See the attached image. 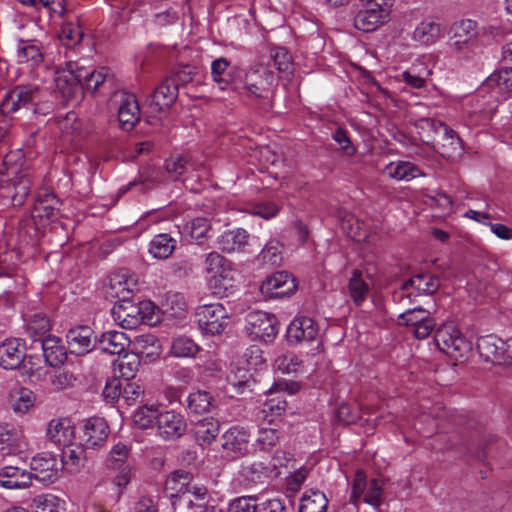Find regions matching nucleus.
Here are the masks:
<instances>
[{
    "mask_svg": "<svg viewBox=\"0 0 512 512\" xmlns=\"http://www.w3.org/2000/svg\"><path fill=\"white\" fill-rule=\"evenodd\" d=\"M259 497L247 495L235 498L229 505V512H258Z\"/></svg>",
    "mask_w": 512,
    "mask_h": 512,
    "instance_id": "53",
    "label": "nucleus"
},
{
    "mask_svg": "<svg viewBox=\"0 0 512 512\" xmlns=\"http://www.w3.org/2000/svg\"><path fill=\"white\" fill-rule=\"evenodd\" d=\"M430 317V312L422 307H415L400 314L399 318L411 329Z\"/></svg>",
    "mask_w": 512,
    "mask_h": 512,
    "instance_id": "59",
    "label": "nucleus"
},
{
    "mask_svg": "<svg viewBox=\"0 0 512 512\" xmlns=\"http://www.w3.org/2000/svg\"><path fill=\"white\" fill-rule=\"evenodd\" d=\"M362 495H364L365 503L379 508L383 500V482L373 478L367 483L365 472L359 469L356 471L352 483L350 502L357 506Z\"/></svg>",
    "mask_w": 512,
    "mask_h": 512,
    "instance_id": "7",
    "label": "nucleus"
},
{
    "mask_svg": "<svg viewBox=\"0 0 512 512\" xmlns=\"http://www.w3.org/2000/svg\"><path fill=\"white\" fill-rule=\"evenodd\" d=\"M196 321L199 328L206 334L219 335L228 325L229 314L220 304H205L196 309Z\"/></svg>",
    "mask_w": 512,
    "mask_h": 512,
    "instance_id": "10",
    "label": "nucleus"
},
{
    "mask_svg": "<svg viewBox=\"0 0 512 512\" xmlns=\"http://www.w3.org/2000/svg\"><path fill=\"white\" fill-rule=\"evenodd\" d=\"M329 501L326 495L319 490L305 492L299 505V512H327Z\"/></svg>",
    "mask_w": 512,
    "mask_h": 512,
    "instance_id": "35",
    "label": "nucleus"
},
{
    "mask_svg": "<svg viewBox=\"0 0 512 512\" xmlns=\"http://www.w3.org/2000/svg\"><path fill=\"white\" fill-rule=\"evenodd\" d=\"M18 339H7L0 345V366L4 369H16L25 360V353L20 348Z\"/></svg>",
    "mask_w": 512,
    "mask_h": 512,
    "instance_id": "26",
    "label": "nucleus"
},
{
    "mask_svg": "<svg viewBox=\"0 0 512 512\" xmlns=\"http://www.w3.org/2000/svg\"><path fill=\"white\" fill-rule=\"evenodd\" d=\"M63 202L53 192H45L43 195H39L32 211L31 218L23 219L19 222V233L32 237L37 234L36 219L41 222L46 221L48 224H58L60 228H63L62 212Z\"/></svg>",
    "mask_w": 512,
    "mask_h": 512,
    "instance_id": "2",
    "label": "nucleus"
},
{
    "mask_svg": "<svg viewBox=\"0 0 512 512\" xmlns=\"http://www.w3.org/2000/svg\"><path fill=\"white\" fill-rule=\"evenodd\" d=\"M489 85L496 83L499 87H504L507 90H512V67L502 68L494 72L487 79Z\"/></svg>",
    "mask_w": 512,
    "mask_h": 512,
    "instance_id": "64",
    "label": "nucleus"
},
{
    "mask_svg": "<svg viewBox=\"0 0 512 512\" xmlns=\"http://www.w3.org/2000/svg\"><path fill=\"white\" fill-rule=\"evenodd\" d=\"M177 240L170 234L155 235L149 244V253L156 259H167L176 249Z\"/></svg>",
    "mask_w": 512,
    "mask_h": 512,
    "instance_id": "32",
    "label": "nucleus"
},
{
    "mask_svg": "<svg viewBox=\"0 0 512 512\" xmlns=\"http://www.w3.org/2000/svg\"><path fill=\"white\" fill-rule=\"evenodd\" d=\"M442 37V25L430 18L421 21L413 32V39L423 45H432Z\"/></svg>",
    "mask_w": 512,
    "mask_h": 512,
    "instance_id": "28",
    "label": "nucleus"
},
{
    "mask_svg": "<svg viewBox=\"0 0 512 512\" xmlns=\"http://www.w3.org/2000/svg\"><path fill=\"white\" fill-rule=\"evenodd\" d=\"M229 67L230 62L224 57L215 59L211 64L212 78L220 86L221 90H225L229 85L234 84Z\"/></svg>",
    "mask_w": 512,
    "mask_h": 512,
    "instance_id": "40",
    "label": "nucleus"
},
{
    "mask_svg": "<svg viewBox=\"0 0 512 512\" xmlns=\"http://www.w3.org/2000/svg\"><path fill=\"white\" fill-rule=\"evenodd\" d=\"M451 38H461L472 42L477 37V22L471 19L456 21L450 27Z\"/></svg>",
    "mask_w": 512,
    "mask_h": 512,
    "instance_id": "47",
    "label": "nucleus"
},
{
    "mask_svg": "<svg viewBox=\"0 0 512 512\" xmlns=\"http://www.w3.org/2000/svg\"><path fill=\"white\" fill-rule=\"evenodd\" d=\"M99 346L107 354L121 356L130 346V339L122 331H107L101 335Z\"/></svg>",
    "mask_w": 512,
    "mask_h": 512,
    "instance_id": "27",
    "label": "nucleus"
},
{
    "mask_svg": "<svg viewBox=\"0 0 512 512\" xmlns=\"http://www.w3.org/2000/svg\"><path fill=\"white\" fill-rule=\"evenodd\" d=\"M282 245L277 240L269 241L261 251V259L271 266H278L282 262Z\"/></svg>",
    "mask_w": 512,
    "mask_h": 512,
    "instance_id": "54",
    "label": "nucleus"
},
{
    "mask_svg": "<svg viewBox=\"0 0 512 512\" xmlns=\"http://www.w3.org/2000/svg\"><path fill=\"white\" fill-rule=\"evenodd\" d=\"M160 413L157 406L145 405L133 413V422L140 429H148L153 427L154 423L157 424Z\"/></svg>",
    "mask_w": 512,
    "mask_h": 512,
    "instance_id": "44",
    "label": "nucleus"
},
{
    "mask_svg": "<svg viewBox=\"0 0 512 512\" xmlns=\"http://www.w3.org/2000/svg\"><path fill=\"white\" fill-rule=\"evenodd\" d=\"M363 1V8L354 17V26L357 30L371 32L387 21L388 4L386 0Z\"/></svg>",
    "mask_w": 512,
    "mask_h": 512,
    "instance_id": "11",
    "label": "nucleus"
},
{
    "mask_svg": "<svg viewBox=\"0 0 512 512\" xmlns=\"http://www.w3.org/2000/svg\"><path fill=\"white\" fill-rule=\"evenodd\" d=\"M36 396L26 387L13 389L9 394L11 408L17 413H25L35 404Z\"/></svg>",
    "mask_w": 512,
    "mask_h": 512,
    "instance_id": "38",
    "label": "nucleus"
},
{
    "mask_svg": "<svg viewBox=\"0 0 512 512\" xmlns=\"http://www.w3.org/2000/svg\"><path fill=\"white\" fill-rule=\"evenodd\" d=\"M190 236L198 245L204 244L211 237L212 226L204 217H197L190 222Z\"/></svg>",
    "mask_w": 512,
    "mask_h": 512,
    "instance_id": "48",
    "label": "nucleus"
},
{
    "mask_svg": "<svg viewBox=\"0 0 512 512\" xmlns=\"http://www.w3.org/2000/svg\"><path fill=\"white\" fill-rule=\"evenodd\" d=\"M279 442V433L273 428H261L258 431L256 444L263 451H270Z\"/></svg>",
    "mask_w": 512,
    "mask_h": 512,
    "instance_id": "58",
    "label": "nucleus"
},
{
    "mask_svg": "<svg viewBox=\"0 0 512 512\" xmlns=\"http://www.w3.org/2000/svg\"><path fill=\"white\" fill-rule=\"evenodd\" d=\"M139 312L138 302L126 295L121 296V300L117 301L112 308L114 319L125 329H134L142 324Z\"/></svg>",
    "mask_w": 512,
    "mask_h": 512,
    "instance_id": "19",
    "label": "nucleus"
},
{
    "mask_svg": "<svg viewBox=\"0 0 512 512\" xmlns=\"http://www.w3.org/2000/svg\"><path fill=\"white\" fill-rule=\"evenodd\" d=\"M50 327L49 319L43 314H34L26 324L27 333L31 337H42ZM42 338H39L41 341Z\"/></svg>",
    "mask_w": 512,
    "mask_h": 512,
    "instance_id": "56",
    "label": "nucleus"
},
{
    "mask_svg": "<svg viewBox=\"0 0 512 512\" xmlns=\"http://www.w3.org/2000/svg\"><path fill=\"white\" fill-rule=\"evenodd\" d=\"M77 429L82 430V434L78 436L79 443L86 448H94L101 445L109 434L107 422L100 417L83 420Z\"/></svg>",
    "mask_w": 512,
    "mask_h": 512,
    "instance_id": "16",
    "label": "nucleus"
},
{
    "mask_svg": "<svg viewBox=\"0 0 512 512\" xmlns=\"http://www.w3.org/2000/svg\"><path fill=\"white\" fill-rule=\"evenodd\" d=\"M476 347L484 361L504 366L512 365V337L503 341L494 334L481 336Z\"/></svg>",
    "mask_w": 512,
    "mask_h": 512,
    "instance_id": "5",
    "label": "nucleus"
},
{
    "mask_svg": "<svg viewBox=\"0 0 512 512\" xmlns=\"http://www.w3.org/2000/svg\"><path fill=\"white\" fill-rule=\"evenodd\" d=\"M192 474L184 470L173 471L165 482V490L171 492L169 498L174 509L176 505L184 500V496L190 492Z\"/></svg>",
    "mask_w": 512,
    "mask_h": 512,
    "instance_id": "21",
    "label": "nucleus"
},
{
    "mask_svg": "<svg viewBox=\"0 0 512 512\" xmlns=\"http://www.w3.org/2000/svg\"><path fill=\"white\" fill-rule=\"evenodd\" d=\"M278 320L270 313L254 310L245 318V331L251 340L272 343L278 334Z\"/></svg>",
    "mask_w": 512,
    "mask_h": 512,
    "instance_id": "6",
    "label": "nucleus"
},
{
    "mask_svg": "<svg viewBox=\"0 0 512 512\" xmlns=\"http://www.w3.org/2000/svg\"><path fill=\"white\" fill-rule=\"evenodd\" d=\"M220 422L214 417H206L195 422L191 432L195 442L202 448L210 446L219 434Z\"/></svg>",
    "mask_w": 512,
    "mask_h": 512,
    "instance_id": "24",
    "label": "nucleus"
},
{
    "mask_svg": "<svg viewBox=\"0 0 512 512\" xmlns=\"http://www.w3.org/2000/svg\"><path fill=\"white\" fill-rule=\"evenodd\" d=\"M208 287L212 294L219 298L229 297L237 290L234 275L227 278L224 277L222 280L208 279Z\"/></svg>",
    "mask_w": 512,
    "mask_h": 512,
    "instance_id": "49",
    "label": "nucleus"
},
{
    "mask_svg": "<svg viewBox=\"0 0 512 512\" xmlns=\"http://www.w3.org/2000/svg\"><path fill=\"white\" fill-rule=\"evenodd\" d=\"M75 448L70 449L68 460H66V470L72 474L79 473L87 462V455L84 445H74Z\"/></svg>",
    "mask_w": 512,
    "mask_h": 512,
    "instance_id": "51",
    "label": "nucleus"
},
{
    "mask_svg": "<svg viewBox=\"0 0 512 512\" xmlns=\"http://www.w3.org/2000/svg\"><path fill=\"white\" fill-rule=\"evenodd\" d=\"M41 347L46 364L54 369H61L64 365V347L61 345V339L49 335L41 339Z\"/></svg>",
    "mask_w": 512,
    "mask_h": 512,
    "instance_id": "29",
    "label": "nucleus"
},
{
    "mask_svg": "<svg viewBox=\"0 0 512 512\" xmlns=\"http://www.w3.org/2000/svg\"><path fill=\"white\" fill-rule=\"evenodd\" d=\"M38 88L31 86H16L4 98L0 109L3 114H10L18 111L20 108L32 104Z\"/></svg>",
    "mask_w": 512,
    "mask_h": 512,
    "instance_id": "20",
    "label": "nucleus"
},
{
    "mask_svg": "<svg viewBox=\"0 0 512 512\" xmlns=\"http://www.w3.org/2000/svg\"><path fill=\"white\" fill-rule=\"evenodd\" d=\"M222 450L228 459H239L248 455L251 451L250 431L239 425L230 427L221 437Z\"/></svg>",
    "mask_w": 512,
    "mask_h": 512,
    "instance_id": "12",
    "label": "nucleus"
},
{
    "mask_svg": "<svg viewBox=\"0 0 512 512\" xmlns=\"http://www.w3.org/2000/svg\"><path fill=\"white\" fill-rule=\"evenodd\" d=\"M439 288L440 280L438 276L428 272L417 273L401 285V298L405 296L412 302V298L419 295H433Z\"/></svg>",
    "mask_w": 512,
    "mask_h": 512,
    "instance_id": "15",
    "label": "nucleus"
},
{
    "mask_svg": "<svg viewBox=\"0 0 512 512\" xmlns=\"http://www.w3.org/2000/svg\"><path fill=\"white\" fill-rule=\"evenodd\" d=\"M241 476L250 483H263L268 478V467L260 461L245 464L241 467Z\"/></svg>",
    "mask_w": 512,
    "mask_h": 512,
    "instance_id": "45",
    "label": "nucleus"
},
{
    "mask_svg": "<svg viewBox=\"0 0 512 512\" xmlns=\"http://www.w3.org/2000/svg\"><path fill=\"white\" fill-rule=\"evenodd\" d=\"M258 512H288L287 500L279 496L267 498L259 502Z\"/></svg>",
    "mask_w": 512,
    "mask_h": 512,
    "instance_id": "63",
    "label": "nucleus"
},
{
    "mask_svg": "<svg viewBox=\"0 0 512 512\" xmlns=\"http://www.w3.org/2000/svg\"><path fill=\"white\" fill-rule=\"evenodd\" d=\"M34 476L19 466L6 465L0 470V485L6 489H25L31 486Z\"/></svg>",
    "mask_w": 512,
    "mask_h": 512,
    "instance_id": "23",
    "label": "nucleus"
},
{
    "mask_svg": "<svg viewBox=\"0 0 512 512\" xmlns=\"http://www.w3.org/2000/svg\"><path fill=\"white\" fill-rule=\"evenodd\" d=\"M296 278L287 271H278L268 276L260 285L266 299L289 297L297 290Z\"/></svg>",
    "mask_w": 512,
    "mask_h": 512,
    "instance_id": "13",
    "label": "nucleus"
},
{
    "mask_svg": "<svg viewBox=\"0 0 512 512\" xmlns=\"http://www.w3.org/2000/svg\"><path fill=\"white\" fill-rule=\"evenodd\" d=\"M385 174L396 180L410 181L420 175V169L409 161H399L390 163L385 167Z\"/></svg>",
    "mask_w": 512,
    "mask_h": 512,
    "instance_id": "39",
    "label": "nucleus"
},
{
    "mask_svg": "<svg viewBox=\"0 0 512 512\" xmlns=\"http://www.w3.org/2000/svg\"><path fill=\"white\" fill-rule=\"evenodd\" d=\"M157 434L166 441L177 440L187 430L184 416L175 411L161 412L157 420Z\"/></svg>",
    "mask_w": 512,
    "mask_h": 512,
    "instance_id": "17",
    "label": "nucleus"
},
{
    "mask_svg": "<svg viewBox=\"0 0 512 512\" xmlns=\"http://www.w3.org/2000/svg\"><path fill=\"white\" fill-rule=\"evenodd\" d=\"M111 80L107 68L103 67L99 71H95L76 61L69 60L66 63V103L68 101L80 103L84 98L85 91L94 94Z\"/></svg>",
    "mask_w": 512,
    "mask_h": 512,
    "instance_id": "1",
    "label": "nucleus"
},
{
    "mask_svg": "<svg viewBox=\"0 0 512 512\" xmlns=\"http://www.w3.org/2000/svg\"><path fill=\"white\" fill-rule=\"evenodd\" d=\"M130 289L127 287V281H123L122 277L116 275L110 279V284L106 288V295L111 298H117L121 300V296H129Z\"/></svg>",
    "mask_w": 512,
    "mask_h": 512,
    "instance_id": "62",
    "label": "nucleus"
},
{
    "mask_svg": "<svg viewBox=\"0 0 512 512\" xmlns=\"http://www.w3.org/2000/svg\"><path fill=\"white\" fill-rule=\"evenodd\" d=\"M32 185V180L27 171L16 172L13 178L2 181L0 184V196L10 201L14 207L23 205L27 199Z\"/></svg>",
    "mask_w": 512,
    "mask_h": 512,
    "instance_id": "14",
    "label": "nucleus"
},
{
    "mask_svg": "<svg viewBox=\"0 0 512 512\" xmlns=\"http://www.w3.org/2000/svg\"><path fill=\"white\" fill-rule=\"evenodd\" d=\"M70 135V141L75 149L81 146V143L87 136V131L83 127V123L78 119L75 112L66 113V136Z\"/></svg>",
    "mask_w": 512,
    "mask_h": 512,
    "instance_id": "42",
    "label": "nucleus"
},
{
    "mask_svg": "<svg viewBox=\"0 0 512 512\" xmlns=\"http://www.w3.org/2000/svg\"><path fill=\"white\" fill-rule=\"evenodd\" d=\"M286 337L291 345L313 344L316 342V347L311 350V354L315 355L320 352L319 326L310 317H296L288 326Z\"/></svg>",
    "mask_w": 512,
    "mask_h": 512,
    "instance_id": "9",
    "label": "nucleus"
},
{
    "mask_svg": "<svg viewBox=\"0 0 512 512\" xmlns=\"http://www.w3.org/2000/svg\"><path fill=\"white\" fill-rule=\"evenodd\" d=\"M275 75L268 68L252 69L246 73L244 89L249 98L259 101L263 110H270L273 106Z\"/></svg>",
    "mask_w": 512,
    "mask_h": 512,
    "instance_id": "3",
    "label": "nucleus"
},
{
    "mask_svg": "<svg viewBox=\"0 0 512 512\" xmlns=\"http://www.w3.org/2000/svg\"><path fill=\"white\" fill-rule=\"evenodd\" d=\"M229 263L231 262L218 252H210L205 258V272L212 275L227 267Z\"/></svg>",
    "mask_w": 512,
    "mask_h": 512,
    "instance_id": "61",
    "label": "nucleus"
},
{
    "mask_svg": "<svg viewBox=\"0 0 512 512\" xmlns=\"http://www.w3.org/2000/svg\"><path fill=\"white\" fill-rule=\"evenodd\" d=\"M187 408L193 414H204L214 407L215 399L209 391L196 390L191 392L187 399Z\"/></svg>",
    "mask_w": 512,
    "mask_h": 512,
    "instance_id": "34",
    "label": "nucleus"
},
{
    "mask_svg": "<svg viewBox=\"0 0 512 512\" xmlns=\"http://www.w3.org/2000/svg\"><path fill=\"white\" fill-rule=\"evenodd\" d=\"M270 58L274 66L285 77H289L294 73V62L292 55L285 47H272L270 49Z\"/></svg>",
    "mask_w": 512,
    "mask_h": 512,
    "instance_id": "41",
    "label": "nucleus"
},
{
    "mask_svg": "<svg viewBox=\"0 0 512 512\" xmlns=\"http://www.w3.org/2000/svg\"><path fill=\"white\" fill-rule=\"evenodd\" d=\"M93 333L87 325H79L66 332V366H72L74 370L77 367L81 368L82 361L79 360L76 363L69 361L68 354L81 358L90 353L94 348Z\"/></svg>",
    "mask_w": 512,
    "mask_h": 512,
    "instance_id": "8",
    "label": "nucleus"
},
{
    "mask_svg": "<svg viewBox=\"0 0 512 512\" xmlns=\"http://www.w3.org/2000/svg\"><path fill=\"white\" fill-rule=\"evenodd\" d=\"M138 305L140 310L139 314L142 317V323L155 325L160 321L158 315L159 308L154 303L148 300H144L138 301Z\"/></svg>",
    "mask_w": 512,
    "mask_h": 512,
    "instance_id": "60",
    "label": "nucleus"
},
{
    "mask_svg": "<svg viewBox=\"0 0 512 512\" xmlns=\"http://www.w3.org/2000/svg\"><path fill=\"white\" fill-rule=\"evenodd\" d=\"M249 234L246 230L238 228L222 233L218 240V248L226 253L242 250L248 243Z\"/></svg>",
    "mask_w": 512,
    "mask_h": 512,
    "instance_id": "31",
    "label": "nucleus"
},
{
    "mask_svg": "<svg viewBox=\"0 0 512 512\" xmlns=\"http://www.w3.org/2000/svg\"><path fill=\"white\" fill-rule=\"evenodd\" d=\"M114 370H118L120 377L125 381L133 379L140 366V356L136 353L125 352L124 355L119 356L117 360L113 362Z\"/></svg>",
    "mask_w": 512,
    "mask_h": 512,
    "instance_id": "37",
    "label": "nucleus"
},
{
    "mask_svg": "<svg viewBox=\"0 0 512 512\" xmlns=\"http://www.w3.org/2000/svg\"><path fill=\"white\" fill-rule=\"evenodd\" d=\"M441 141L438 145V153L445 159L455 160L464 151L462 140L448 125L441 131Z\"/></svg>",
    "mask_w": 512,
    "mask_h": 512,
    "instance_id": "25",
    "label": "nucleus"
},
{
    "mask_svg": "<svg viewBox=\"0 0 512 512\" xmlns=\"http://www.w3.org/2000/svg\"><path fill=\"white\" fill-rule=\"evenodd\" d=\"M287 406V401L283 395L272 397L265 401L262 408V413L264 414V417L267 418L271 423L275 418L285 414Z\"/></svg>",
    "mask_w": 512,
    "mask_h": 512,
    "instance_id": "50",
    "label": "nucleus"
},
{
    "mask_svg": "<svg viewBox=\"0 0 512 512\" xmlns=\"http://www.w3.org/2000/svg\"><path fill=\"white\" fill-rule=\"evenodd\" d=\"M415 128L418 130L420 139L423 142H429L434 134L441 133L445 127V123L437 121L433 118H419L414 123Z\"/></svg>",
    "mask_w": 512,
    "mask_h": 512,
    "instance_id": "46",
    "label": "nucleus"
},
{
    "mask_svg": "<svg viewBox=\"0 0 512 512\" xmlns=\"http://www.w3.org/2000/svg\"><path fill=\"white\" fill-rule=\"evenodd\" d=\"M301 364L302 361L292 352L279 355L274 361L275 368L284 374L296 373Z\"/></svg>",
    "mask_w": 512,
    "mask_h": 512,
    "instance_id": "52",
    "label": "nucleus"
},
{
    "mask_svg": "<svg viewBox=\"0 0 512 512\" xmlns=\"http://www.w3.org/2000/svg\"><path fill=\"white\" fill-rule=\"evenodd\" d=\"M179 90L172 78H165L147 99L152 113H161L170 108L178 97Z\"/></svg>",
    "mask_w": 512,
    "mask_h": 512,
    "instance_id": "18",
    "label": "nucleus"
},
{
    "mask_svg": "<svg viewBox=\"0 0 512 512\" xmlns=\"http://www.w3.org/2000/svg\"><path fill=\"white\" fill-rule=\"evenodd\" d=\"M434 342L441 352L455 360L465 358L471 349L470 342L453 323L438 327L434 333Z\"/></svg>",
    "mask_w": 512,
    "mask_h": 512,
    "instance_id": "4",
    "label": "nucleus"
},
{
    "mask_svg": "<svg viewBox=\"0 0 512 512\" xmlns=\"http://www.w3.org/2000/svg\"><path fill=\"white\" fill-rule=\"evenodd\" d=\"M129 454V448L119 442L114 445L106 459V465L112 469H120L126 462Z\"/></svg>",
    "mask_w": 512,
    "mask_h": 512,
    "instance_id": "55",
    "label": "nucleus"
},
{
    "mask_svg": "<svg viewBox=\"0 0 512 512\" xmlns=\"http://www.w3.org/2000/svg\"><path fill=\"white\" fill-rule=\"evenodd\" d=\"M136 353L140 356L155 360L160 356L161 345L156 336L142 334L135 338L133 343Z\"/></svg>",
    "mask_w": 512,
    "mask_h": 512,
    "instance_id": "36",
    "label": "nucleus"
},
{
    "mask_svg": "<svg viewBox=\"0 0 512 512\" xmlns=\"http://www.w3.org/2000/svg\"><path fill=\"white\" fill-rule=\"evenodd\" d=\"M27 449V445L21 440L18 433L8 425H0V452L2 455L21 454Z\"/></svg>",
    "mask_w": 512,
    "mask_h": 512,
    "instance_id": "30",
    "label": "nucleus"
},
{
    "mask_svg": "<svg viewBox=\"0 0 512 512\" xmlns=\"http://www.w3.org/2000/svg\"><path fill=\"white\" fill-rule=\"evenodd\" d=\"M347 288L349 296L356 306L365 302L370 291L369 284L363 278V273L357 269L353 270Z\"/></svg>",
    "mask_w": 512,
    "mask_h": 512,
    "instance_id": "33",
    "label": "nucleus"
},
{
    "mask_svg": "<svg viewBox=\"0 0 512 512\" xmlns=\"http://www.w3.org/2000/svg\"><path fill=\"white\" fill-rule=\"evenodd\" d=\"M198 74V68L189 64L179 66L170 76L176 84V88L179 90L180 86H184L194 80V77Z\"/></svg>",
    "mask_w": 512,
    "mask_h": 512,
    "instance_id": "57",
    "label": "nucleus"
},
{
    "mask_svg": "<svg viewBox=\"0 0 512 512\" xmlns=\"http://www.w3.org/2000/svg\"><path fill=\"white\" fill-rule=\"evenodd\" d=\"M118 120L124 130H131L140 120V107L134 94L121 92Z\"/></svg>",
    "mask_w": 512,
    "mask_h": 512,
    "instance_id": "22",
    "label": "nucleus"
},
{
    "mask_svg": "<svg viewBox=\"0 0 512 512\" xmlns=\"http://www.w3.org/2000/svg\"><path fill=\"white\" fill-rule=\"evenodd\" d=\"M171 353L178 358H193L199 352V346L189 337L179 336L172 340Z\"/></svg>",
    "mask_w": 512,
    "mask_h": 512,
    "instance_id": "43",
    "label": "nucleus"
}]
</instances>
